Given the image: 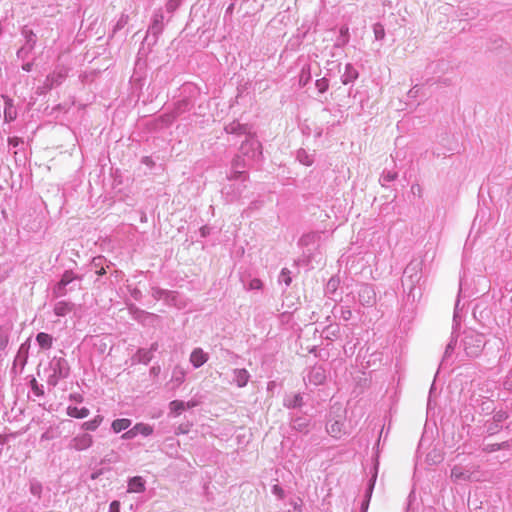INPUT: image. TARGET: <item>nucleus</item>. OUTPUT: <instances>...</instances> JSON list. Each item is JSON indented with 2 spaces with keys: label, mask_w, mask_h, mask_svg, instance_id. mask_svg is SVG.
<instances>
[{
  "label": "nucleus",
  "mask_w": 512,
  "mask_h": 512,
  "mask_svg": "<svg viewBox=\"0 0 512 512\" xmlns=\"http://www.w3.org/2000/svg\"><path fill=\"white\" fill-rule=\"evenodd\" d=\"M397 176V172L384 170L380 176L379 182L383 187H385L387 183L394 181Z\"/></svg>",
  "instance_id": "40"
},
{
  "label": "nucleus",
  "mask_w": 512,
  "mask_h": 512,
  "mask_svg": "<svg viewBox=\"0 0 512 512\" xmlns=\"http://www.w3.org/2000/svg\"><path fill=\"white\" fill-rule=\"evenodd\" d=\"M32 52L31 48H27L26 45H23L18 51H17V57L19 59H25L27 56Z\"/></svg>",
  "instance_id": "52"
},
{
  "label": "nucleus",
  "mask_w": 512,
  "mask_h": 512,
  "mask_svg": "<svg viewBox=\"0 0 512 512\" xmlns=\"http://www.w3.org/2000/svg\"><path fill=\"white\" fill-rule=\"evenodd\" d=\"M315 86L319 93H325L329 88V81L327 78L323 77L316 80Z\"/></svg>",
  "instance_id": "50"
},
{
  "label": "nucleus",
  "mask_w": 512,
  "mask_h": 512,
  "mask_svg": "<svg viewBox=\"0 0 512 512\" xmlns=\"http://www.w3.org/2000/svg\"><path fill=\"white\" fill-rule=\"evenodd\" d=\"M451 478L453 481H467L470 478V472L461 466H454L451 469Z\"/></svg>",
  "instance_id": "27"
},
{
  "label": "nucleus",
  "mask_w": 512,
  "mask_h": 512,
  "mask_svg": "<svg viewBox=\"0 0 512 512\" xmlns=\"http://www.w3.org/2000/svg\"><path fill=\"white\" fill-rule=\"evenodd\" d=\"M30 388L33 394L37 397L44 396V388L43 385L39 384L35 378L30 380Z\"/></svg>",
  "instance_id": "46"
},
{
  "label": "nucleus",
  "mask_w": 512,
  "mask_h": 512,
  "mask_svg": "<svg viewBox=\"0 0 512 512\" xmlns=\"http://www.w3.org/2000/svg\"><path fill=\"white\" fill-rule=\"evenodd\" d=\"M500 450V447H499V444L498 443H494V444H487L483 447V451L487 452V453H492V452H496V451H499Z\"/></svg>",
  "instance_id": "54"
},
{
  "label": "nucleus",
  "mask_w": 512,
  "mask_h": 512,
  "mask_svg": "<svg viewBox=\"0 0 512 512\" xmlns=\"http://www.w3.org/2000/svg\"><path fill=\"white\" fill-rule=\"evenodd\" d=\"M485 346V339L483 334L475 330L469 329L463 332L460 347L467 357L474 358L481 354Z\"/></svg>",
  "instance_id": "3"
},
{
  "label": "nucleus",
  "mask_w": 512,
  "mask_h": 512,
  "mask_svg": "<svg viewBox=\"0 0 512 512\" xmlns=\"http://www.w3.org/2000/svg\"><path fill=\"white\" fill-rule=\"evenodd\" d=\"M82 280V277L75 274L72 270H66L61 279L59 280V282H61L63 285H65L66 287L68 286H71V284H73L75 281H77L78 283H80Z\"/></svg>",
  "instance_id": "28"
},
{
  "label": "nucleus",
  "mask_w": 512,
  "mask_h": 512,
  "mask_svg": "<svg viewBox=\"0 0 512 512\" xmlns=\"http://www.w3.org/2000/svg\"><path fill=\"white\" fill-rule=\"evenodd\" d=\"M65 76H66L65 73L53 72L52 74L47 76V79H46L47 85H49L50 87L59 85L62 83Z\"/></svg>",
  "instance_id": "38"
},
{
  "label": "nucleus",
  "mask_w": 512,
  "mask_h": 512,
  "mask_svg": "<svg viewBox=\"0 0 512 512\" xmlns=\"http://www.w3.org/2000/svg\"><path fill=\"white\" fill-rule=\"evenodd\" d=\"M376 478H377V473H375L368 482V487L365 492V499L361 504L362 512H367V510H368V506H369V502H370L372 492H373V489L375 486Z\"/></svg>",
  "instance_id": "24"
},
{
  "label": "nucleus",
  "mask_w": 512,
  "mask_h": 512,
  "mask_svg": "<svg viewBox=\"0 0 512 512\" xmlns=\"http://www.w3.org/2000/svg\"><path fill=\"white\" fill-rule=\"evenodd\" d=\"M290 274H291V272L289 269L283 268L278 277V282L280 284H284L285 287H288L292 282V278H291Z\"/></svg>",
  "instance_id": "45"
},
{
  "label": "nucleus",
  "mask_w": 512,
  "mask_h": 512,
  "mask_svg": "<svg viewBox=\"0 0 512 512\" xmlns=\"http://www.w3.org/2000/svg\"><path fill=\"white\" fill-rule=\"evenodd\" d=\"M245 178L246 176L243 172H234L233 177L229 179L230 182L224 185L221 191L226 202L232 203L241 197L246 188V185L243 184Z\"/></svg>",
  "instance_id": "4"
},
{
  "label": "nucleus",
  "mask_w": 512,
  "mask_h": 512,
  "mask_svg": "<svg viewBox=\"0 0 512 512\" xmlns=\"http://www.w3.org/2000/svg\"><path fill=\"white\" fill-rule=\"evenodd\" d=\"M9 343V332L7 329L0 327V351H4Z\"/></svg>",
  "instance_id": "47"
},
{
  "label": "nucleus",
  "mask_w": 512,
  "mask_h": 512,
  "mask_svg": "<svg viewBox=\"0 0 512 512\" xmlns=\"http://www.w3.org/2000/svg\"><path fill=\"white\" fill-rule=\"evenodd\" d=\"M128 21H129V15L126 14V13H122L119 16L116 24L113 27V34L117 33L120 30H122L128 24Z\"/></svg>",
  "instance_id": "44"
},
{
  "label": "nucleus",
  "mask_w": 512,
  "mask_h": 512,
  "mask_svg": "<svg viewBox=\"0 0 512 512\" xmlns=\"http://www.w3.org/2000/svg\"><path fill=\"white\" fill-rule=\"evenodd\" d=\"M36 342L42 349L49 350L53 345V337L48 333L39 332L36 335Z\"/></svg>",
  "instance_id": "26"
},
{
  "label": "nucleus",
  "mask_w": 512,
  "mask_h": 512,
  "mask_svg": "<svg viewBox=\"0 0 512 512\" xmlns=\"http://www.w3.org/2000/svg\"><path fill=\"white\" fill-rule=\"evenodd\" d=\"M419 93V85H414L409 91H408V97L409 98H416Z\"/></svg>",
  "instance_id": "59"
},
{
  "label": "nucleus",
  "mask_w": 512,
  "mask_h": 512,
  "mask_svg": "<svg viewBox=\"0 0 512 512\" xmlns=\"http://www.w3.org/2000/svg\"><path fill=\"white\" fill-rule=\"evenodd\" d=\"M74 309V304L70 301L61 300L54 304V314L58 317H64Z\"/></svg>",
  "instance_id": "17"
},
{
  "label": "nucleus",
  "mask_w": 512,
  "mask_h": 512,
  "mask_svg": "<svg viewBox=\"0 0 512 512\" xmlns=\"http://www.w3.org/2000/svg\"><path fill=\"white\" fill-rule=\"evenodd\" d=\"M183 0H169L165 7L168 13H174L181 5Z\"/></svg>",
  "instance_id": "51"
},
{
  "label": "nucleus",
  "mask_w": 512,
  "mask_h": 512,
  "mask_svg": "<svg viewBox=\"0 0 512 512\" xmlns=\"http://www.w3.org/2000/svg\"><path fill=\"white\" fill-rule=\"evenodd\" d=\"M503 387L505 390L512 391V376L509 373L503 382Z\"/></svg>",
  "instance_id": "56"
},
{
  "label": "nucleus",
  "mask_w": 512,
  "mask_h": 512,
  "mask_svg": "<svg viewBox=\"0 0 512 512\" xmlns=\"http://www.w3.org/2000/svg\"><path fill=\"white\" fill-rule=\"evenodd\" d=\"M296 157H297V160H298L301 164H303V165H305V166H311V165L313 164V162H314L313 156H312V155H310V154H309L306 150H304V149H299V150L297 151V155H296Z\"/></svg>",
  "instance_id": "37"
},
{
  "label": "nucleus",
  "mask_w": 512,
  "mask_h": 512,
  "mask_svg": "<svg viewBox=\"0 0 512 512\" xmlns=\"http://www.w3.org/2000/svg\"><path fill=\"white\" fill-rule=\"evenodd\" d=\"M358 76L359 73L356 68L351 63H348L345 65L344 73L341 75V82L344 85H348L353 83L358 78Z\"/></svg>",
  "instance_id": "19"
},
{
  "label": "nucleus",
  "mask_w": 512,
  "mask_h": 512,
  "mask_svg": "<svg viewBox=\"0 0 512 512\" xmlns=\"http://www.w3.org/2000/svg\"><path fill=\"white\" fill-rule=\"evenodd\" d=\"M309 424L310 420L305 416L294 417L291 420V427L293 430L298 431L300 433H308L309 432Z\"/></svg>",
  "instance_id": "18"
},
{
  "label": "nucleus",
  "mask_w": 512,
  "mask_h": 512,
  "mask_svg": "<svg viewBox=\"0 0 512 512\" xmlns=\"http://www.w3.org/2000/svg\"><path fill=\"white\" fill-rule=\"evenodd\" d=\"M509 418V413L506 410L496 411L492 417L491 421L486 422V432L488 435L492 436L497 434L501 429V423Z\"/></svg>",
  "instance_id": "10"
},
{
  "label": "nucleus",
  "mask_w": 512,
  "mask_h": 512,
  "mask_svg": "<svg viewBox=\"0 0 512 512\" xmlns=\"http://www.w3.org/2000/svg\"><path fill=\"white\" fill-rule=\"evenodd\" d=\"M93 445V437L88 433H81L73 437L68 448L75 451H84L89 449Z\"/></svg>",
  "instance_id": "11"
},
{
  "label": "nucleus",
  "mask_w": 512,
  "mask_h": 512,
  "mask_svg": "<svg viewBox=\"0 0 512 512\" xmlns=\"http://www.w3.org/2000/svg\"><path fill=\"white\" fill-rule=\"evenodd\" d=\"M350 40L349 28L347 25H343L339 30V35L335 40L334 48H342L348 44Z\"/></svg>",
  "instance_id": "22"
},
{
  "label": "nucleus",
  "mask_w": 512,
  "mask_h": 512,
  "mask_svg": "<svg viewBox=\"0 0 512 512\" xmlns=\"http://www.w3.org/2000/svg\"><path fill=\"white\" fill-rule=\"evenodd\" d=\"M311 80V70L310 65H305L301 69V73L299 76V84L300 86H305Z\"/></svg>",
  "instance_id": "42"
},
{
  "label": "nucleus",
  "mask_w": 512,
  "mask_h": 512,
  "mask_svg": "<svg viewBox=\"0 0 512 512\" xmlns=\"http://www.w3.org/2000/svg\"><path fill=\"white\" fill-rule=\"evenodd\" d=\"M152 297L155 300L164 299L166 301H172L175 298L174 292L164 290L161 288H152Z\"/></svg>",
  "instance_id": "31"
},
{
  "label": "nucleus",
  "mask_w": 512,
  "mask_h": 512,
  "mask_svg": "<svg viewBox=\"0 0 512 512\" xmlns=\"http://www.w3.org/2000/svg\"><path fill=\"white\" fill-rule=\"evenodd\" d=\"M29 349H30V339H27L25 342H23L15 356V359L13 361V366L11 368V373L17 375L21 374L24 370V367L27 364L28 361V355H29Z\"/></svg>",
  "instance_id": "5"
},
{
  "label": "nucleus",
  "mask_w": 512,
  "mask_h": 512,
  "mask_svg": "<svg viewBox=\"0 0 512 512\" xmlns=\"http://www.w3.org/2000/svg\"><path fill=\"white\" fill-rule=\"evenodd\" d=\"M272 493L278 496L280 499L284 497V491L279 485H274L272 487Z\"/></svg>",
  "instance_id": "57"
},
{
  "label": "nucleus",
  "mask_w": 512,
  "mask_h": 512,
  "mask_svg": "<svg viewBox=\"0 0 512 512\" xmlns=\"http://www.w3.org/2000/svg\"><path fill=\"white\" fill-rule=\"evenodd\" d=\"M455 327H453V331L451 333V338H450V341L449 343L447 344L446 348H445V352H444V355H443V359H442V363H444L450 356L451 354L454 352L456 346H457V336H455Z\"/></svg>",
  "instance_id": "33"
},
{
  "label": "nucleus",
  "mask_w": 512,
  "mask_h": 512,
  "mask_svg": "<svg viewBox=\"0 0 512 512\" xmlns=\"http://www.w3.org/2000/svg\"><path fill=\"white\" fill-rule=\"evenodd\" d=\"M102 263H103V258L102 257H96L92 261V266L95 269H97V268H100L102 266Z\"/></svg>",
  "instance_id": "62"
},
{
  "label": "nucleus",
  "mask_w": 512,
  "mask_h": 512,
  "mask_svg": "<svg viewBox=\"0 0 512 512\" xmlns=\"http://www.w3.org/2000/svg\"><path fill=\"white\" fill-rule=\"evenodd\" d=\"M73 289L74 286H70L69 289H67L65 285L58 281L52 288V296L54 298L64 297L67 295L68 291H72Z\"/></svg>",
  "instance_id": "36"
},
{
  "label": "nucleus",
  "mask_w": 512,
  "mask_h": 512,
  "mask_svg": "<svg viewBox=\"0 0 512 512\" xmlns=\"http://www.w3.org/2000/svg\"><path fill=\"white\" fill-rule=\"evenodd\" d=\"M145 480L141 476H134L128 480L127 492L129 493H143L146 489Z\"/></svg>",
  "instance_id": "15"
},
{
  "label": "nucleus",
  "mask_w": 512,
  "mask_h": 512,
  "mask_svg": "<svg viewBox=\"0 0 512 512\" xmlns=\"http://www.w3.org/2000/svg\"><path fill=\"white\" fill-rule=\"evenodd\" d=\"M225 131L228 134H246L247 133V126L239 123L238 121H233L225 126Z\"/></svg>",
  "instance_id": "29"
},
{
  "label": "nucleus",
  "mask_w": 512,
  "mask_h": 512,
  "mask_svg": "<svg viewBox=\"0 0 512 512\" xmlns=\"http://www.w3.org/2000/svg\"><path fill=\"white\" fill-rule=\"evenodd\" d=\"M29 491L31 495L35 498V500L29 499L30 502V511L31 512H44L48 506L43 505V507L39 504V500L41 499V494L43 491L42 484L37 480H31L29 484Z\"/></svg>",
  "instance_id": "8"
},
{
  "label": "nucleus",
  "mask_w": 512,
  "mask_h": 512,
  "mask_svg": "<svg viewBox=\"0 0 512 512\" xmlns=\"http://www.w3.org/2000/svg\"><path fill=\"white\" fill-rule=\"evenodd\" d=\"M103 416L97 415L92 420L82 423L81 428L85 431H95L102 423Z\"/></svg>",
  "instance_id": "35"
},
{
  "label": "nucleus",
  "mask_w": 512,
  "mask_h": 512,
  "mask_svg": "<svg viewBox=\"0 0 512 512\" xmlns=\"http://www.w3.org/2000/svg\"><path fill=\"white\" fill-rule=\"evenodd\" d=\"M164 14L162 9H157L154 11L151 19V24L148 27L146 40H148L151 36L153 37V43H156L158 36L164 30Z\"/></svg>",
  "instance_id": "7"
},
{
  "label": "nucleus",
  "mask_w": 512,
  "mask_h": 512,
  "mask_svg": "<svg viewBox=\"0 0 512 512\" xmlns=\"http://www.w3.org/2000/svg\"><path fill=\"white\" fill-rule=\"evenodd\" d=\"M90 414V411L86 407L78 408L76 406H69L67 408V415L77 419L86 418Z\"/></svg>",
  "instance_id": "30"
},
{
  "label": "nucleus",
  "mask_w": 512,
  "mask_h": 512,
  "mask_svg": "<svg viewBox=\"0 0 512 512\" xmlns=\"http://www.w3.org/2000/svg\"><path fill=\"white\" fill-rule=\"evenodd\" d=\"M373 32L376 40H383L385 37V29L381 23H375L373 25Z\"/></svg>",
  "instance_id": "49"
},
{
  "label": "nucleus",
  "mask_w": 512,
  "mask_h": 512,
  "mask_svg": "<svg viewBox=\"0 0 512 512\" xmlns=\"http://www.w3.org/2000/svg\"><path fill=\"white\" fill-rule=\"evenodd\" d=\"M109 512H120V502L114 500L109 505Z\"/></svg>",
  "instance_id": "58"
},
{
  "label": "nucleus",
  "mask_w": 512,
  "mask_h": 512,
  "mask_svg": "<svg viewBox=\"0 0 512 512\" xmlns=\"http://www.w3.org/2000/svg\"><path fill=\"white\" fill-rule=\"evenodd\" d=\"M262 287V282L259 279H253L250 282L251 289H260Z\"/></svg>",
  "instance_id": "61"
},
{
  "label": "nucleus",
  "mask_w": 512,
  "mask_h": 512,
  "mask_svg": "<svg viewBox=\"0 0 512 512\" xmlns=\"http://www.w3.org/2000/svg\"><path fill=\"white\" fill-rule=\"evenodd\" d=\"M376 478H377V473H375L368 482V487L365 492V499L361 504L362 512H367V510H368V506H369V502H370L372 492H373V489L375 486Z\"/></svg>",
  "instance_id": "23"
},
{
  "label": "nucleus",
  "mask_w": 512,
  "mask_h": 512,
  "mask_svg": "<svg viewBox=\"0 0 512 512\" xmlns=\"http://www.w3.org/2000/svg\"><path fill=\"white\" fill-rule=\"evenodd\" d=\"M129 311L133 314H145V312L143 310H140L139 308H137L135 305L131 304L129 307H128Z\"/></svg>",
  "instance_id": "64"
},
{
  "label": "nucleus",
  "mask_w": 512,
  "mask_h": 512,
  "mask_svg": "<svg viewBox=\"0 0 512 512\" xmlns=\"http://www.w3.org/2000/svg\"><path fill=\"white\" fill-rule=\"evenodd\" d=\"M153 358V354L151 351L145 348H140L137 350L133 359L137 360L139 363L147 365Z\"/></svg>",
  "instance_id": "34"
},
{
  "label": "nucleus",
  "mask_w": 512,
  "mask_h": 512,
  "mask_svg": "<svg viewBox=\"0 0 512 512\" xmlns=\"http://www.w3.org/2000/svg\"><path fill=\"white\" fill-rule=\"evenodd\" d=\"M189 432V425L181 424L176 431V434H186Z\"/></svg>",
  "instance_id": "63"
},
{
  "label": "nucleus",
  "mask_w": 512,
  "mask_h": 512,
  "mask_svg": "<svg viewBox=\"0 0 512 512\" xmlns=\"http://www.w3.org/2000/svg\"><path fill=\"white\" fill-rule=\"evenodd\" d=\"M305 379L315 386L321 385L326 380V371L322 366H313Z\"/></svg>",
  "instance_id": "12"
},
{
  "label": "nucleus",
  "mask_w": 512,
  "mask_h": 512,
  "mask_svg": "<svg viewBox=\"0 0 512 512\" xmlns=\"http://www.w3.org/2000/svg\"><path fill=\"white\" fill-rule=\"evenodd\" d=\"M422 278V261L412 260L404 269L402 277V286L408 291V297L415 299L417 296V284Z\"/></svg>",
  "instance_id": "2"
},
{
  "label": "nucleus",
  "mask_w": 512,
  "mask_h": 512,
  "mask_svg": "<svg viewBox=\"0 0 512 512\" xmlns=\"http://www.w3.org/2000/svg\"><path fill=\"white\" fill-rule=\"evenodd\" d=\"M135 430L137 435H143L145 437L150 436L153 433V427L146 423H137L135 424Z\"/></svg>",
  "instance_id": "43"
},
{
  "label": "nucleus",
  "mask_w": 512,
  "mask_h": 512,
  "mask_svg": "<svg viewBox=\"0 0 512 512\" xmlns=\"http://www.w3.org/2000/svg\"><path fill=\"white\" fill-rule=\"evenodd\" d=\"M131 420L128 418L116 419L112 422L111 428L115 433L127 430L131 426Z\"/></svg>",
  "instance_id": "32"
},
{
  "label": "nucleus",
  "mask_w": 512,
  "mask_h": 512,
  "mask_svg": "<svg viewBox=\"0 0 512 512\" xmlns=\"http://www.w3.org/2000/svg\"><path fill=\"white\" fill-rule=\"evenodd\" d=\"M358 302L364 307H372L376 303V293L369 284H360L357 290Z\"/></svg>",
  "instance_id": "9"
},
{
  "label": "nucleus",
  "mask_w": 512,
  "mask_h": 512,
  "mask_svg": "<svg viewBox=\"0 0 512 512\" xmlns=\"http://www.w3.org/2000/svg\"><path fill=\"white\" fill-rule=\"evenodd\" d=\"M241 153L253 160H258L262 155L261 143L255 137L248 135L240 147Z\"/></svg>",
  "instance_id": "6"
},
{
  "label": "nucleus",
  "mask_w": 512,
  "mask_h": 512,
  "mask_svg": "<svg viewBox=\"0 0 512 512\" xmlns=\"http://www.w3.org/2000/svg\"><path fill=\"white\" fill-rule=\"evenodd\" d=\"M233 375H234L233 381L239 388L245 387L250 379L249 372L244 368L243 369H234Z\"/></svg>",
  "instance_id": "20"
},
{
  "label": "nucleus",
  "mask_w": 512,
  "mask_h": 512,
  "mask_svg": "<svg viewBox=\"0 0 512 512\" xmlns=\"http://www.w3.org/2000/svg\"><path fill=\"white\" fill-rule=\"evenodd\" d=\"M352 317V312L349 308H341V318L345 321L350 320Z\"/></svg>",
  "instance_id": "55"
},
{
  "label": "nucleus",
  "mask_w": 512,
  "mask_h": 512,
  "mask_svg": "<svg viewBox=\"0 0 512 512\" xmlns=\"http://www.w3.org/2000/svg\"><path fill=\"white\" fill-rule=\"evenodd\" d=\"M283 405L289 409L301 408L303 406V396L300 393L287 395L283 400Z\"/></svg>",
  "instance_id": "21"
},
{
  "label": "nucleus",
  "mask_w": 512,
  "mask_h": 512,
  "mask_svg": "<svg viewBox=\"0 0 512 512\" xmlns=\"http://www.w3.org/2000/svg\"><path fill=\"white\" fill-rule=\"evenodd\" d=\"M136 436H137V432L135 430V425H134L131 429H128L125 433H123L121 438L123 440H131V439L135 438Z\"/></svg>",
  "instance_id": "53"
},
{
  "label": "nucleus",
  "mask_w": 512,
  "mask_h": 512,
  "mask_svg": "<svg viewBox=\"0 0 512 512\" xmlns=\"http://www.w3.org/2000/svg\"><path fill=\"white\" fill-rule=\"evenodd\" d=\"M130 295L133 299L139 301L141 298H142V292L137 289V288H134L130 291Z\"/></svg>",
  "instance_id": "60"
},
{
  "label": "nucleus",
  "mask_w": 512,
  "mask_h": 512,
  "mask_svg": "<svg viewBox=\"0 0 512 512\" xmlns=\"http://www.w3.org/2000/svg\"><path fill=\"white\" fill-rule=\"evenodd\" d=\"M208 359V354L205 353L202 348H195L190 354V363L194 368L201 367Z\"/></svg>",
  "instance_id": "13"
},
{
  "label": "nucleus",
  "mask_w": 512,
  "mask_h": 512,
  "mask_svg": "<svg viewBox=\"0 0 512 512\" xmlns=\"http://www.w3.org/2000/svg\"><path fill=\"white\" fill-rule=\"evenodd\" d=\"M169 409L172 415L178 416L185 410V402L181 400H173L169 403Z\"/></svg>",
  "instance_id": "39"
},
{
  "label": "nucleus",
  "mask_w": 512,
  "mask_h": 512,
  "mask_svg": "<svg viewBox=\"0 0 512 512\" xmlns=\"http://www.w3.org/2000/svg\"><path fill=\"white\" fill-rule=\"evenodd\" d=\"M21 35L25 39L24 45H26L27 48H31L33 50L37 42L36 34L34 33V31L30 29L28 26H24L21 30Z\"/></svg>",
  "instance_id": "25"
},
{
  "label": "nucleus",
  "mask_w": 512,
  "mask_h": 512,
  "mask_svg": "<svg viewBox=\"0 0 512 512\" xmlns=\"http://www.w3.org/2000/svg\"><path fill=\"white\" fill-rule=\"evenodd\" d=\"M46 383L50 387H56L60 380H64L70 375V366L63 357H53L47 367L44 369Z\"/></svg>",
  "instance_id": "1"
},
{
  "label": "nucleus",
  "mask_w": 512,
  "mask_h": 512,
  "mask_svg": "<svg viewBox=\"0 0 512 512\" xmlns=\"http://www.w3.org/2000/svg\"><path fill=\"white\" fill-rule=\"evenodd\" d=\"M323 334H325L326 339H330V340L336 339V338H338V336L340 334V328L337 325L327 326L323 330Z\"/></svg>",
  "instance_id": "41"
},
{
  "label": "nucleus",
  "mask_w": 512,
  "mask_h": 512,
  "mask_svg": "<svg viewBox=\"0 0 512 512\" xmlns=\"http://www.w3.org/2000/svg\"><path fill=\"white\" fill-rule=\"evenodd\" d=\"M172 379L177 382V384L183 383L185 379V372L180 367H175L172 374Z\"/></svg>",
  "instance_id": "48"
},
{
  "label": "nucleus",
  "mask_w": 512,
  "mask_h": 512,
  "mask_svg": "<svg viewBox=\"0 0 512 512\" xmlns=\"http://www.w3.org/2000/svg\"><path fill=\"white\" fill-rule=\"evenodd\" d=\"M329 435L334 438H340L345 434L344 423L340 420H329L326 426Z\"/></svg>",
  "instance_id": "14"
},
{
  "label": "nucleus",
  "mask_w": 512,
  "mask_h": 512,
  "mask_svg": "<svg viewBox=\"0 0 512 512\" xmlns=\"http://www.w3.org/2000/svg\"><path fill=\"white\" fill-rule=\"evenodd\" d=\"M4 99V119L6 122H12L17 118V110L13 104V100L5 95H2Z\"/></svg>",
  "instance_id": "16"
}]
</instances>
